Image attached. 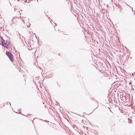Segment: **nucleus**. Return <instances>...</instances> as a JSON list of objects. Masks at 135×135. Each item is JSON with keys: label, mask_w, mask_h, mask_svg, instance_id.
I'll use <instances>...</instances> for the list:
<instances>
[{"label": "nucleus", "mask_w": 135, "mask_h": 135, "mask_svg": "<svg viewBox=\"0 0 135 135\" xmlns=\"http://www.w3.org/2000/svg\"><path fill=\"white\" fill-rule=\"evenodd\" d=\"M98 105L97 106V107L95 109H96V108H97L98 107Z\"/></svg>", "instance_id": "16"}, {"label": "nucleus", "mask_w": 135, "mask_h": 135, "mask_svg": "<svg viewBox=\"0 0 135 135\" xmlns=\"http://www.w3.org/2000/svg\"><path fill=\"white\" fill-rule=\"evenodd\" d=\"M36 62H37V60L36 59H35V61L34 62H35V63H34V65H35L36 66Z\"/></svg>", "instance_id": "6"}, {"label": "nucleus", "mask_w": 135, "mask_h": 135, "mask_svg": "<svg viewBox=\"0 0 135 135\" xmlns=\"http://www.w3.org/2000/svg\"><path fill=\"white\" fill-rule=\"evenodd\" d=\"M91 99L92 100H93V99L92 98H91Z\"/></svg>", "instance_id": "18"}, {"label": "nucleus", "mask_w": 135, "mask_h": 135, "mask_svg": "<svg viewBox=\"0 0 135 135\" xmlns=\"http://www.w3.org/2000/svg\"><path fill=\"white\" fill-rule=\"evenodd\" d=\"M4 106V105H3V106Z\"/></svg>", "instance_id": "21"}, {"label": "nucleus", "mask_w": 135, "mask_h": 135, "mask_svg": "<svg viewBox=\"0 0 135 135\" xmlns=\"http://www.w3.org/2000/svg\"><path fill=\"white\" fill-rule=\"evenodd\" d=\"M135 72H134L133 73H132V75H133L134 74H135Z\"/></svg>", "instance_id": "11"}, {"label": "nucleus", "mask_w": 135, "mask_h": 135, "mask_svg": "<svg viewBox=\"0 0 135 135\" xmlns=\"http://www.w3.org/2000/svg\"><path fill=\"white\" fill-rule=\"evenodd\" d=\"M100 64H101V63L100 62Z\"/></svg>", "instance_id": "20"}, {"label": "nucleus", "mask_w": 135, "mask_h": 135, "mask_svg": "<svg viewBox=\"0 0 135 135\" xmlns=\"http://www.w3.org/2000/svg\"><path fill=\"white\" fill-rule=\"evenodd\" d=\"M13 64L14 65H16V64H17V62H15L14 63L13 62Z\"/></svg>", "instance_id": "9"}, {"label": "nucleus", "mask_w": 135, "mask_h": 135, "mask_svg": "<svg viewBox=\"0 0 135 135\" xmlns=\"http://www.w3.org/2000/svg\"><path fill=\"white\" fill-rule=\"evenodd\" d=\"M93 112H92L91 113H89V114H91V113H92Z\"/></svg>", "instance_id": "15"}, {"label": "nucleus", "mask_w": 135, "mask_h": 135, "mask_svg": "<svg viewBox=\"0 0 135 135\" xmlns=\"http://www.w3.org/2000/svg\"><path fill=\"white\" fill-rule=\"evenodd\" d=\"M120 61L121 64L122 65H124V63L126 62V60H125L124 61L123 60H119Z\"/></svg>", "instance_id": "4"}, {"label": "nucleus", "mask_w": 135, "mask_h": 135, "mask_svg": "<svg viewBox=\"0 0 135 135\" xmlns=\"http://www.w3.org/2000/svg\"><path fill=\"white\" fill-rule=\"evenodd\" d=\"M9 103L10 106H11V104L10 102H9Z\"/></svg>", "instance_id": "13"}, {"label": "nucleus", "mask_w": 135, "mask_h": 135, "mask_svg": "<svg viewBox=\"0 0 135 135\" xmlns=\"http://www.w3.org/2000/svg\"><path fill=\"white\" fill-rule=\"evenodd\" d=\"M19 20V18L16 17H13L11 20L12 24H16Z\"/></svg>", "instance_id": "2"}, {"label": "nucleus", "mask_w": 135, "mask_h": 135, "mask_svg": "<svg viewBox=\"0 0 135 135\" xmlns=\"http://www.w3.org/2000/svg\"><path fill=\"white\" fill-rule=\"evenodd\" d=\"M39 68H40V69H41L40 67H39Z\"/></svg>", "instance_id": "17"}, {"label": "nucleus", "mask_w": 135, "mask_h": 135, "mask_svg": "<svg viewBox=\"0 0 135 135\" xmlns=\"http://www.w3.org/2000/svg\"><path fill=\"white\" fill-rule=\"evenodd\" d=\"M21 60L22 61V59H21V60Z\"/></svg>", "instance_id": "22"}, {"label": "nucleus", "mask_w": 135, "mask_h": 135, "mask_svg": "<svg viewBox=\"0 0 135 135\" xmlns=\"http://www.w3.org/2000/svg\"><path fill=\"white\" fill-rule=\"evenodd\" d=\"M6 54L9 59H12L13 56L10 52L6 51Z\"/></svg>", "instance_id": "3"}, {"label": "nucleus", "mask_w": 135, "mask_h": 135, "mask_svg": "<svg viewBox=\"0 0 135 135\" xmlns=\"http://www.w3.org/2000/svg\"><path fill=\"white\" fill-rule=\"evenodd\" d=\"M57 85H58V87H59L60 86V85H58V84H57Z\"/></svg>", "instance_id": "12"}, {"label": "nucleus", "mask_w": 135, "mask_h": 135, "mask_svg": "<svg viewBox=\"0 0 135 135\" xmlns=\"http://www.w3.org/2000/svg\"><path fill=\"white\" fill-rule=\"evenodd\" d=\"M44 121H45L46 122H48L49 121L46 120H44Z\"/></svg>", "instance_id": "10"}, {"label": "nucleus", "mask_w": 135, "mask_h": 135, "mask_svg": "<svg viewBox=\"0 0 135 135\" xmlns=\"http://www.w3.org/2000/svg\"><path fill=\"white\" fill-rule=\"evenodd\" d=\"M0 45H3L4 47L7 48L9 47V44L8 41L5 42L2 37L0 36Z\"/></svg>", "instance_id": "1"}, {"label": "nucleus", "mask_w": 135, "mask_h": 135, "mask_svg": "<svg viewBox=\"0 0 135 135\" xmlns=\"http://www.w3.org/2000/svg\"><path fill=\"white\" fill-rule=\"evenodd\" d=\"M10 60L12 62H13L14 61V60L15 61V60Z\"/></svg>", "instance_id": "8"}, {"label": "nucleus", "mask_w": 135, "mask_h": 135, "mask_svg": "<svg viewBox=\"0 0 135 135\" xmlns=\"http://www.w3.org/2000/svg\"><path fill=\"white\" fill-rule=\"evenodd\" d=\"M18 113H21V111L20 109H18Z\"/></svg>", "instance_id": "7"}, {"label": "nucleus", "mask_w": 135, "mask_h": 135, "mask_svg": "<svg viewBox=\"0 0 135 135\" xmlns=\"http://www.w3.org/2000/svg\"><path fill=\"white\" fill-rule=\"evenodd\" d=\"M29 19H27L26 20H22V21H23L24 23H25V22H26L27 23L28 22Z\"/></svg>", "instance_id": "5"}, {"label": "nucleus", "mask_w": 135, "mask_h": 135, "mask_svg": "<svg viewBox=\"0 0 135 135\" xmlns=\"http://www.w3.org/2000/svg\"><path fill=\"white\" fill-rule=\"evenodd\" d=\"M101 65H102V64H101Z\"/></svg>", "instance_id": "19"}, {"label": "nucleus", "mask_w": 135, "mask_h": 135, "mask_svg": "<svg viewBox=\"0 0 135 135\" xmlns=\"http://www.w3.org/2000/svg\"><path fill=\"white\" fill-rule=\"evenodd\" d=\"M9 102H7V104H8V103H9Z\"/></svg>", "instance_id": "14"}]
</instances>
